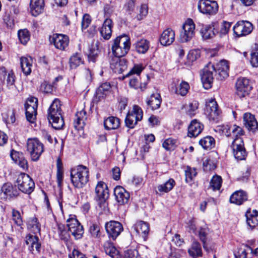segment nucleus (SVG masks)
Segmentation results:
<instances>
[{
  "label": "nucleus",
  "mask_w": 258,
  "mask_h": 258,
  "mask_svg": "<svg viewBox=\"0 0 258 258\" xmlns=\"http://www.w3.org/2000/svg\"><path fill=\"white\" fill-rule=\"evenodd\" d=\"M0 196L4 199H10L19 195V191L10 183L4 184L1 189Z\"/></svg>",
  "instance_id": "393cba45"
},
{
  "label": "nucleus",
  "mask_w": 258,
  "mask_h": 258,
  "mask_svg": "<svg viewBox=\"0 0 258 258\" xmlns=\"http://www.w3.org/2000/svg\"><path fill=\"white\" fill-rule=\"evenodd\" d=\"M200 145L205 150H211L215 147V140L211 136H206L199 141Z\"/></svg>",
  "instance_id": "c03bdc74"
},
{
  "label": "nucleus",
  "mask_w": 258,
  "mask_h": 258,
  "mask_svg": "<svg viewBox=\"0 0 258 258\" xmlns=\"http://www.w3.org/2000/svg\"><path fill=\"white\" fill-rule=\"evenodd\" d=\"M13 220L18 226H21L23 224V220L19 211L13 209L12 211Z\"/></svg>",
  "instance_id": "e2e57ef3"
},
{
  "label": "nucleus",
  "mask_w": 258,
  "mask_h": 258,
  "mask_svg": "<svg viewBox=\"0 0 258 258\" xmlns=\"http://www.w3.org/2000/svg\"><path fill=\"white\" fill-rule=\"evenodd\" d=\"M26 243L28 246V249L32 253H38L40 251L41 243L39 238L36 235H33L31 234H28L26 236Z\"/></svg>",
  "instance_id": "b1692460"
},
{
  "label": "nucleus",
  "mask_w": 258,
  "mask_h": 258,
  "mask_svg": "<svg viewBox=\"0 0 258 258\" xmlns=\"http://www.w3.org/2000/svg\"><path fill=\"white\" fill-rule=\"evenodd\" d=\"M95 192L98 198V205L101 209H105L107 206L106 200L109 197V191L107 185L103 181L98 182Z\"/></svg>",
  "instance_id": "f8f14e48"
},
{
  "label": "nucleus",
  "mask_w": 258,
  "mask_h": 258,
  "mask_svg": "<svg viewBox=\"0 0 258 258\" xmlns=\"http://www.w3.org/2000/svg\"><path fill=\"white\" fill-rule=\"evenodd\" d=\"M136 51L141 54H145L150 47V42L146 39H141L134 44Z\"/></svg>",
  "instance_id": "58836bf2"
},
{
  "label": "nucleus",
  "mask_w": 258,
  "mask_h": 258,
  "mask_svg": "<svg viewBox=\"0 0 258 258\" xmlns=\"http://www.w3.org/2000/svg\"><path fill=\"white\" fill-rule=\"evenodd\" d=\"M123 258H140V256L137 249H129L124 252Z\"/></svg>",
  "instance_id": "680f3d73"
},
{
  "label": "nucleus",
  "mask_w": 258,
  "mask_h": 258,
  "mask_svg": "<svg viewBox=\"0 0 258 258\" xmlns=\"http://www.w3.org/2000/svg\"><path fill=\"white\" fill-rule=\"evenodd\" d=\"M48 119L53 128L56 130L61 129L64 125L61 115L60 101L55 99L48 109Z\"/></svg>",
  "instance_id": "f257e3e1"
},
{
  "label": "nucleus",
  "mask_w": 258,
  "mask_h": 258,
  "mask_svg": "<svg viewBox=\"0 0 258 258\" xmlns=\"http://www.w3.org/2000/svg\"><path fill=\"white\" fill-rule=\"evenodd\" d=\"M143 112L138 105H135L133 110L128 113L125 119L126 126L130 128H133L137 122L143 118Z\"/></svg>",
  "instance_id": "1a4fd4ad"
},
{
  "label": "nucleus",
  "mask_w": 258,
  "mask_h": 258,
  "mask_svg": "<svg viewBox=\"0 0 258 258\" xmlns=\"http://www.w3.org/2000/svg\"><path fill=\"white\" fill-rule=\"evenodd\" d=\"M161 97L159 94H153L146 99V103L152 110H156L160 107Z\"/></svg>",
  "instance_id": "e433bc0d"
},
{
  "label": "nucleus",
  "mask_w": 258,
  "mask_h": 258,
  "mask_svg": "<svg viewBox=\"0 0 258 258\" xmlns=\"http://www.w3.org/2000/svg\"><path fill=\"white\" fill-rule=\"evenodd\" d=\"M112 26V20L108 18H106L104 21L100 30L101 35L104 39L108 40L111 37Z\"/></svg>",
  "instance_id": "2f4dec72"
},
{
  "label": "nucleus",
  "mask_w": 258,
  "mask_h": 258,
  "mask_svg": "<svg viewBox=\"0 0 258 258\" xmlns=\"http://www.w3.org/2000/svg\"><path fill=\"white\" fill-rule=\"evenodd\" d=\"M222 179L220 176L215 175L213 176L210 182V188L213 190H219L221 188Z\"/></svg>",
  "instance_id": "8fccbe9b"
},
{
  "label": "nucleus",
  "mask_w": 258,
  "mask_h": 258,
  "mask_svg": "<svg viewBox=\"0 0 258 258\" xmlns=\"http://www.w3.org/2000/svg\"><path fill=\"white\" fill-rule=\"evenodd\" d=\"M130 47V38L125 35H120L113 40L111 51L114 56L123 57L127 53Z\"/></svg>",
  "instance_id": "7ed1b4c3"
},
{
  "label": "nucleus",
  "mask_w": 258,
  "mask_h": 258,
  "mask_svg": "<svg viewBox=\"0 0 258 258\" xmlns=\"http://www.w3.org/2000/svg\"><path fill=\"white\" fill-rule=\"evenodd\" d=\"M16 186L22 192L30 194L34 189L35 183L28 174L22 173L17 177Z\"/></svg>",
  "instance_id": "39448f33"
},
{
  "label": "nucleus",
  "mask_w": 258,
  "mask_h": 258,
  "mask_svg": "<svg viewBox=\"0 0 258 258\" xmlns=\"http://www.w3.org/2000/svg\"><path fill=\"white\" fill-rule=\"evenodd\" d=\"M110 67L116 74H121L127 68V61L122 57L114 56L110 60Z\"/></svg>",
  "instance_id": "412c9836"
},
{
  "label": "nucleus",
  "mask_w": 258,
  "mask_h": 258,
  "mask_svg": "<svg viewBox=\"0 0 258 258\" xmlns=\"http://www.w3.org/2000/svg\"><path fill=\"white\" fill-rule=\"evenodd\" d=\"M133 228L137 236L142 237L145 241L147 240L150 230L148 223L143 221L137 222Z\"/></svg>",
  "instance_id": "5701e85b"
},
{
  "label": "nucleus",
  "mask_w": 258,
  "mask_h": 258,
  "mask_svg": "<svg viewBox=\"0 0 258 258\" xmlns=\"http://www.w3.org/2000/svg\"><path fill=\"white\" fill-rule=\"evenodd\" d=\"M53 86L46 82L43 83L41 85V89L45 93H51L53 91Z\"/></svg>",
  "instance_id": "338daca9"
},
{
  "label": "nucleus",
  "mask_w": 258,
  "mask_h": 258,
  "mask_svg": "<svg viewBox=\"0 0 258 258\" xmlns=\"http://www.w3.org/2000/svg\"><path fill=\"white\" fill-rule=\"evenodd\" d=\"M68 231L74 237L75 239H81L84 234V228L75 216H71L67 220Z\"/></svg>",
  "instance_id": "6e6552de"
},
{
  "label": "nucleus",
  "mask_w": 258,
  "mask_h": 258,
  "mask_svg": "<svg viewBox=\"0 0 258 258\" xmlns=\"http://www.w3.org/2000/svg\"><path fill=\"white\" fill-rule=\"evenodd\" d=\"M27 151L31 159L37 161L44 151L43 144L36 138L28 139L27 142Z\"/></svg>",
  "instance_id": "423d86ee"
},
{
  "label": "nucleus",
  "mask_w": 258,
  "mask_h": 258,
  "mask_svg": "<svg viewBox=\"0 0 258 258\" xmlns=\"http://www.w3.org/2000/svg\"><path fill=\"white\" fill-rule=\"evenodd\" d=\"M246 223L251 230L258 228V212L247 211L245 213Z\"/></svg>",
  "instance_id": "7c9ffc66"
},
{
  "label": "nucleus",
  "mask_w": 258,
  "mask_h": 258,
  "mask_svg": "<svg viewBox=\"0 0 258 258\" xmlns=\"http://www.w3.org/2000/svg\"><path fill=\"white\" fill-rule=\"evenodd\" d=\"M114 195L116 201L120 205L127 203L130 197L129 192L121 186L115 187Z\"/></svg>",
  "instance_id": "bb28decb"
},
{
  "label": "nucleus",
  "mask_w": 258,
  "mask_h": 258,
  "mask_svg": "<svg viewBox=\"0 0 258 258\" xmlns=\"http://www.w3.org/2000/svg\"><path fill=\"white\" fill-rule=\"evenodd\" d=\"M176 184L175 181L173 178H169L165 182L157 186L156 194H163L171 191Z\"/></svg>",
  "instance_id": "72a5a7b5"
},
{
  "label": "nucleus",
  "mask_w": 258,
  "mask_h": 258,
  "mask_svg": "<svg viewBox=\"0 0 258 258\" xmlns=\"http://www.w3.org/2000/svg\"><path fill=\"white\" fill-rule=\"evenodd\" d=\"M111 85L109 83L105 82L102 83L96 90V96L99 99L104 98L110 91Z\"/></svg>",
  "instance_id": "37998d69"
},
{
  "label": "nucleus",
  "mask_w": 258,
  "mask_h": 258,
  "mask_svg": "<svg viewBox=\"0 0 258 258\" xmlns=\"http://www.w3.org/2000/svg\"><path fill=\"white\" fill-rule=\"evenodd\" d=\"M32 58L31 57H21L20 64L22 71L25 76L30 75L32 71Z\"/></svg>",
  "instance_id": "c9c22d12"
},
{
  "label": "nucleus",
  "mask_w": 258,
  "mask_h": 258,
  "mask_svg": "<svg viewBox=\"0 0 258 258\" xmlns=\"http://www.w3.org/2000/svg\"><path fill=\"white\" fill-rule=\"evenodd\" d=\"M70 173L72 183L76 188H82L89 181V170L85 166L74 167L71 169Z\"/></svg>",
  "instance_id": "f03ea898"
},
{
  "label": "nucleus",
  "mask_w": 258,
  "mask_h": 258,
  "mask_svg": "<svg viewBox=\"0 0 258 258\" xmlns=\"http://www.w3.org/2000/svg\"><path fill=\"white\" fill-rule=\"evenodd\" d=\"M177 141L172 138L166 139L162 144L163 147L167 151L173 150L176 146Z\"/></svg>",
  "instance_id": "4d7b16f0"
},
{
  "label": "nucleus",
  "mask_w": 258,
  "mask_h": 258,
  "mask_svg": "<svg viewBox=\"0 0 258 258\" xmlns=\"http://www.w3.org/2000/svg\"><path fill=\"white\" fill-rule=\"evenodd\" d=\"M185 181L187 183H191L197 175L196 169L187 166L184 170Z\"/></svg>",
  "instance_id": "09e8293b"
},
{
  "label": "nucleus",
  "mask_w": 258,
  "mask_h": 258,
  "mask_svg": "<svg viewBox=\"0 0 258 258\" xmlns=\"http://www.w3.org/2000/svg\"><path fill=\"white\" fill-rule=\"evenodd\" d=\"M28 228L30 231L34 234L39 233L40 231V227L38 222V220L36 218H32L29 220L28 223Z\"/></svg>",
  "instance_id": "3c124183"
},
{
  "label": "nucleus",
  "mask_w": 258,
  "mask_h": 258,
  "mask_svg": "<svg viewBox=\"0 0 258 258\" xmlns=\"http://www.w3.org/2000/svg\"><path fill=\"white\" fill-rule=\"evenodd\" d=\"M11 156L13 161L23 170H26L28 169V164L27 161L22 154L20 155L19 152L13 151L11 154Z\"/></svg>",
  "instance_id": "4c0bfd02"
},
{
  "label": "nucleus",
  "mask_w": 258,
  "mask_h": 258,
  "mask_svg": "<svg viewBox=\"0 0 258 258\" xmlns=\"http://www.w3.org/2000/svg\"><path fill=\"white\" fill-rule=\"evenodd\" d=\"M208 229L207 228H201L199 231V236L202 242L203 248L207 251H210L212 250V247L209 245L207 241V235L208 234Z\"/></svg>",
  "instance_id": "79ce46f5"
},
{
  "label": "nucleus",
  "mask_w": 258,
  "mask_h": 258,
  "mask_svg": "<svg viewBox=\"0 0 258 258\" xmlns=\"http://www.w3.org/2000/svg\"><path fill=\"white\" fill-rule=\"evenodd\" d=\"M92 21L91 16L87 14L84 15L82 20V29H85L88 27Z\"/></svg>",
  "instance_id": "69168bd1"
},
{
  "label": "nucleus",
  "mask_w": 258,
  "mask_h": 258,
  "mask_svg": "<svg viewBox=\"0 0 258 258\" xmlns=\"http://www.w3.org/2000/svg\"><path fill=\"white\" fill-rule=\"evenodd\" d=\"M86 112L84 109L77 112L75 115L74 121L75 128L77 130L83 129L86 124Z\"/></svg>",
  "instance_id": "c756f323"
},
{
  "label": "nucleus",
  "mask_w": 258,
  "mask_h": 258,
  "mask_svg": "<svg viewBox=\"0 0 258 258\" xmlns=\"http://www.w3.org/2000/svg\"><path fill=\"white\" fill-rule=\"evenodd\" d=\"M236 94L240 98L249 94L252 86L250 81L246 78H238L235 83Z\"/></svg>",
  "instance_id": "4468645a"
},
{
  "label": "nucleus",
  "mask_w": 258,
  "mask_h": 258,
  "mask_svg": "<svg viewBox=\"0 0 258 258\" xmlns=\"http://www.w3.org/2000/svg\"><path fill=\"white\" fill-rule=\"evenodd\" d=\"M49 41L56 49L60 50H65L69 44V37L61 34H54L50 37Z\"/></svg>",
  "instance_id": "6ab92c4d"
},
{
  "label": "nucleus",
  "mask_w": 258,
  "mask_h": 258,
  "mask_svg": "<svg viewBox=\"0 0 258 258\" xmlns=\"http://www.w3.org/2000/svg\"><path fill=\"white\" fill-rule=\"evenodd\" d=\"M233 29L234 34L240 37L250 34L253 30V25L248 21H241L237 22Z\"/></svg>",
  "instance_id": "aec40b11"
},
{
  "label": "nucleus",
  "mask_w": 258,
  "mask_h": 258,
  "mask_svg": "<svg viewBox=\"0 0 258 258\" xmlns=\"http://www.w3.org/2000/svg\"><path fill=\"white\" fill-rule=\"evenodd\" d=\"M247 200V193L242 190H239L235 191L230 198V202L238 205L242 204Z\"/></svg>",
  "instance_id": "473e14b6"
},
{
  "label": "nucleus",
  "mask_w": 258,
  "mask_h": 258,
  "mask_svg": "<svg viewBox=\"0 0 258 258\" xmlns=\"http://www.w3.org/2000/svg\"><path fill=\"white\" fill-rule=\"evenodd\" d=\"M89 232L91 236L94 238H97L99 236L100 233V227L97 224H93L90 226Z\"/></svg>",
  "instance_id": "0e129e2a"
},
{
  "label": "nucleus",
  "mask_w": 258,
  "mask_h": 258,
  "mask_svg": "<svg viewBox=\"0 0 258 258\" xmlns=\"http://www.w3.org/2000/svg\"><path fill=\"white\" fill-rule=\"evenodd\" d=\"M243 119L244 124L249 131L255 133L258 130V122L254 115L250 113H245Z\"/></svg>",
  "instance_id": "a878e982"
},
{
  "label": "nucleus",
  "mask_w": 258,
  "mask_h": 258,
  "mask_svg": "<svg viewBox=\"0 0 258 258\" xmlns=\"http://www.w3.org/2000/svg\"><path fill=\"white\" fill-rule=\"evenodd\" d=\"M195 34V24L191 19H187L182 26L179 39L181 42H187L191 40Z\"/></svg>",
  "instance_id": "0eeeda50"
},
{
  "label": "nucleus",
  "mask_w": 258,
  "mask_h": 258,
  "mask_svg": "<svg viewBox=\"0 0 258 258\" xmlns=\"http://www.w3.org/2000/svg\"><path fill=\"white\" fill-rule=\"evenodd\" d=\"M216 70L215 66L211 63H209L203 70L201 75V80L204 87L208 89L212 87L214 80V74H215Z\"/></svg>",
  "instance_id": "9d476101"
},
{
  "label": "nucleus",
  "mask_w": 258,
  "mask_h": 258,
  "mask_svg": "<svg viewBox=\"0 0 258 258\" xmlns=\"http://www.w3.org/2000/svg\"><path fill=\"white\" fill-rule=\"evenodd\" d=\"M108 245L104 247L105 252L111 257L115 258V256L118 254V250L112 244L108 243Z\"/></svg>",
  "instance_id": "052dcab7"
},
{
  "label": "nucleus",
  "mask_w": 258,
  "mask_h": 258,
  "mask_svg": "<svg viewBox=\"0 0 258 258\" xmlns=\"http://www.w3.org/2000/svg\"><path fill=\"white\" fill-rule=\"evenodd\" d=\"M188 253L193 258L201 256L203 253L201 244L197 241H194L188 249Z\"/></svg>",
  "instance_id": "a19ab883"
},
{
  "label": "nucleus",
  "mask_w": 258,
  "mask_h": 258,
  "mask_svg": "<svg viewBox=\"0 0 258 258\" xmlns=\"http://www.w3.org/2000/svg\"><path fill=\"white\" fill-rule=\"evenodd\" d=\"M18 36L23 44H26L30 39V34L27 29L19 30L18 32Z\"/></svg>",
  "instance_id": "6e6d98bb"
},
{
  "label": "nucleus",
  "mask_w": 258,
  "mask_h": 258,
  "mask_svg": "<svg viewBox=\"0 0 258 258\" xmlns=\"http://www.w3.org/2000/svg\"><path fill=\"white\" fill-rule=\"evenodd\" d=\"M204 129V125L197 119L192 120L188 127L187 135L189 137H196Z\"/></svg>",
  "instance_id": "c85d7f7f"
},
{
  "label": "nucleus",
  "mask_w": 258,
  "mask_h": 258,
  "mask_svg": "<svg viewBox=\"0 0 258 258\" xmlns=\"http://www.w3.org/2000/svg\"><path fill=\"white\" fill-rule=\"evenodd\" d=\"M215 76L216 79L222 80L227 78L229 76V64L227 60H222L215 66Z\"/></svg>",
  "instance_id": "4be33fe9"
},
{
  "label": "nucleus",
  "mask_w": 258,
  "mask_h": 258,
  "mask_svg": "<svg viewBox=\"0 0 258 258\" xmlns=\"http://www.w3.org/2000/svg\"><path fill=\"white\" fill-rule=\"evenodd\" d=\"M120 124V119L114 116H110L104 121V125L106 130H115L118 128Z\"/></svg>",
  "instance_id": "ea45409f"
},
{
  "label": "nucleus",
  "mask_w": 258,
  "mask_h": 258,
  "mask_svg": "<svg viewBox=\"0 0 258 258\" xmlns=\"http://www.w3.org/2000/svg\"><path fill=\"white\" fill-rule=\"evenodd\" d=\"M15 75L13 72L11 71L9 73L7 78V85L8 89L14 90L16 88V87L15 85Z\"/></svg>",
  "instance_id": "bf43d9fd"
},
{
  "label": "nucleus",
  "mask_w": 258,
  "mask_h": 258,
  "mask_svg": "<svg viewBox=\"0 0 258 258\" xmlns=\"http://www.w3.org/2000/svg\"><path fill=\"white\" fill-rule=\"evenodd\" d=\"M69 63L71 69H76L81 64L83 63L82 57L78 53L74 54L70 57Z\"/></svg>",
  "instance_id": "603ef678"
},
{
  "label": "nucleus",
  "mask_w": 258,
  "mask_h": 258,
  "mask_svg": "<svg viewBox=\"0 0 258 258\" xmlns=\"http://www.w3.org/2000/svg\"><path fill=\"white\" fill-rule=\"evenodd\" d=\"M217 130L221 134L226 137H229L232 134L234 138L240 137L244 134L242 128L236 125L233 126H230L228 124L220 125L217 127Z\"/></svg>",
  "instance_id": "f3484780"
},
{
  "label": "nucleus",
  "mask_w": 258,
  "mask_h": 258,
  "mask_svg": "<svg viewBox=\"0 0 258 258\" xmlns=\"http://www.w3.org/2000/svg\"><path fill=\"white\" fill-rule=\"evenodd\" d=\"M205 114L209 119L217 122L220 117V111L218 109V104L215 99H210L206 103Z\"/></svg>",
  "instance_id": "dca6fc26"
},
{
  "label": "nucleus",
  "mask_w": 258,
  "mask_h": 258,
  "mask_svg": "<svg viewBox=\"0 0 258 258\" xmlns=\"http://www.w3.org/2000/svg\"><path fill=\"white\" fill-rule=\"evenodd\" d=\"M199 11L204 14L215 15L218 11V5L215 1L200 0L198 3Z\"/></svg>",
  "instance_id": "ddd939ff"
},
{
  "label": "nucleus",
  "mask_w": 258,
  "mask_h": 258,
  "mask_svg": "<svg viewBox=\"0 0 258 258\" xmlns=\"http://www.w3.org/2000/svg\"><path fill=\"white\" fill-rule=\"evenodd\" d=\"M37 99L28 98L25 103V113L27 120L31 123L34 122L37 114Z\"/></svg>",
  "instance_id": "2eb2a0df"
},
{
  "label": "nucleus",
  "mask_w": 258,
  "mask_h": 258,
  "mask_svg": "<svg viewBox=\"0 0 258 258\" xmlns=\"http://www.w3.org/2000/svg\"><path fill=\"white\" fill-rule=\"evenodd\" d=\"M189 89L188 83L183 81L175 86L174 92L176 94L184 96L187 93Z\"/></svg>",
  "instance_id": "49530a36"
},
{
  "label": "nucleus",
  "mask_w": 258,
  "mask_h": 258,
  "mask_svg": "<svg viewBox=\"0 0 258 258\" xmlns=\"http://www.w3.org/2000/svg\"><path fill=\"white\" fill-rule=\"evenodd\" d=\"M99 42L98 41L93 42L90 48L88 54L89 60L94 62L99 54Z\"/></svg>",
  "instance_id": "a18cd8bd"
},
{
  "label": "nucleus",
  "mask_w": 258,
  "mask_h": 258,
  "mask_svg": "<svg viewBox=\"0 0 258 258\" xmlns=\"http://www.w3.org/2000/svg\"><path fill=\"white\" fill-rule=\"evenodd\" d=\"M201 52L199 49H193L189 51L187 55L188 62H192L200 57Z\"/></svg>",
  "instance_id": "13d9d810"
},
{
  "label": "nucleus",
  "mask_w": 258,
  "mask_h": 258,
  "mask_svg": "<svg viewBox=\"0 0 258 258\" xmlns=\"http://www.w3.org/2000/svg\"><path fill=\"white\" fill-rule=\"evenodd\" d=\"M199 102L197 101L194 100L189 103L187 108L186 109V113L190 117L195 116L199 107Z\"/></svg>",
  "instance_id": "5fc2aeb1"
},
{
  "label": "nucleus",
  "mask_w": 258,
  "mask_h": 258,
  "mask_svg": "<svg viewBox=\"0 0 258 258\" xmlns=\"http://www.w3.org/2000/svg\"><path fill=\"white\" fill-rule=\"evenodd\" d=\"M175 40V32L171 28L165 29L161 34L159 41L163 46L171 45Z\"/></svg>",
  "instance_id": "cd10ccee"
},
{
  "label": "nucleus",
  "mask_w": 258,
  "mask_h": 258,
  "mask_svg": "<svg viewBox=\"0 0 258 258\" xmlns=\"http://www.w3.org/2000/svg\"><path fill=\"white\" fill-rule=\"evenodd\" d=\"M201 33L204 39H208L213 37L215 34L213 26L206 25L202 28Z\"/></svg>",
  "instance_id": "de8ad7c7"
},
{
  "label": "nucleus",
  "mask_w": 258,
  "mask_h": 258,
  "mask_svg": "<svg viewBox=\"0 0 258 258\" xmlns=\"http://www.w3.org/2000/svg\"><path fill=\"white\" fill-rule=\"evenodd\" d=\"M44 7V0H30V12L34 16H37L41 14L43 10Z\"/></svg>",
  "instance_id": "f704fd0d"
},
{
  "label": "nucleus",
  "mask_w": 258,
  "mask_h": 258,
  "mask_svg": "<svg viewBox=\"0 0 258 258\" xmlns=\"http://www.w3.org/2000/svg\"><path fill=\"white\" fill-rule=\"evenodd\" d=\"M231 148L235 159L238 160H242L245 159L247 153L244 146L243 139L241 137L234 138L231 145Z\"/></svg>",
  "instance_id": "9b49d317"
},
{
  "label": "nucleus",
  "mask_w": 258,
  "mask_h": 258,
  "mask_svg": "<svg viewBox=\"0 0 258 258\" xmlns=\"http://www.w3.org/2000/svg\"><path fill=\"white\" fill-rule=\"evenodd\" d=\"M105 228L109 237L113 240H115L123 229L122 224L116 221L106 222Z\"/></svg>",
  "instance_id": "a211bd4d"
},
{
  "label": "nucleus",
  "mask_w": 258,
  "mask_h": 258,
  "mask_svg": "<svg viewBox=\"0 0 258 258\" xmlns=\"http://www.w3.org/2000/svg\"><path fill=\"white\" fill-rule=\"evenodd\" d=\"M57 232L60 238L67 241L70 238V234L66 229L65 226L62 224H57Z\"/></svg>",
  "instance_id": "864d4df0"
},
{
  "label": "nucleus",
  "mask_w": 258,
  "mask_h": 258,
  "mask_svg": "<svg viewBox=\"0 0 258 258\" xmlns=\"http://www.w3.org/2000/svg\"><path fill=\"white\" fill-rule=\"evenodd\" d=\"M250 63L253 67H258V51L251 53Z\"/></svg>",
  "instance_id": "774afa93"
},
{
  "label": "nucleus",
  "mask_w": 258,
  "mask_h": 258,
  "mask_svg": "<svg viewBox=\"0 0 258 258\" xmlns=\"http://www.w3.org/2000/svg\"><path fill=\"white\" fill-rule=\"evenodd\" d=\"M143 70L142 66L139 64L135 65L134 67L130 71V72L123 77H130L129 81V86L131 88L135 90H140L141 91H144L147 86L146 82H142L140 73Z\"/></svg>",
  "instance_id": "20e7f679"
}]
</instances>
